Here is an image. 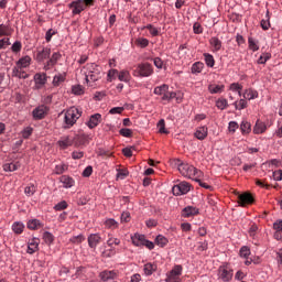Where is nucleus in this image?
Returning <instances> with one entry per match:
<instances>
[{
  "instance_id": "1",
  "label": "nucleus",
  "mask_w": 282,
  "mask_h": 282,
  "mask_svg": "<svg viewBox=\"0 0 282 282\" xmlns=\"http://www.w3.org/2000/svg\"><path fill=\"white\" fill-rule=\"evenodd\" d=\"M174 166L177 169V171L183 175V177H188L189 180H195V177H202L204 173L199 170H197L195 166L176 159L173 161Z\"/></svg>"
},
{
  "instance_id": "2",
  "label": "nucleus",
  "mask_w": 282,
  "mask_h": 282,
  "mask_svg": "<svg viewBox=\"0 0 282 282\" xmlns=\"http://www.w3.org/2000/svg\"><path fill=\"white\" fill-rule=\"evenodd\" d=\"M84 69L87 83H96V80L102 78V68L94 63L87 64Z\"/></svg>"
},
{
  "instance_id": "3",
  "label": "nucleus",
  "mask_w": 282,
  "mask_h": 282,
  "mask_svg": "<svg viewBox=\"0 0 282 282\" xmlns=\"http://www.w3.org/2000/svg\"><path fill=\"white\" fill-rule=\"evenodd\" d=\"M83 116V111L76 107H70L64 115V129H72L73 124H76L78 118Z\"/></svg>"
},
{
  "instance_id": "4",
  "label": "nucleus",
  "mask_w": 282,
  "mask_h": 282,
  "mask_svg": "<svg viewBox=\"0 0 282 282\" xmlns=\"http://www.w3.org/2000/svg\"><path fill=\"white\" fill-rule=\"evenodd\" d=\"M153 75V66L149 63L139 64L133 70V76H140L141 78H149Z\"/></svg>"
},
{
  "instance_id": "5",
  "label": "nucleus",
  "mask_w": 282,
  "mask_h": 282,
  "mask_svg": "<svg viewBox=\"0 0 282 282\" xmlns=\"http://www.w3.org/2000/svg\"><path fill=\"white\" fill-rule=\"evenodd\" d=\"M184 268L182 264H176L173 267V269L166 273L165 282H182V272Z\"/></svg>"
},
{
  "instance_id": "6",
  "label": "nucleus",
  "mask_w": 282,
  "mask_h": 282,
  "mask_svg": "<svg viewBox=\"0 0 282 282\" xmlns=\"http://www.w3.org/2000/svg\"><path fill=\"white\" fill-rule=\"evenodd\" d=\"M191 192V184L186 182H181L172 187V193L176 197H180L181 195H186Z\"/></svg>"
},
{
  "instance_id": "7",
  "label": "nucleus",
  "mask_w": 282,
  "mask_h": 282,
  "mask_svg": "<svg viewBox=\"0 0 282 282\" xmlns=\"http://www.w3.org/2000/svg\"><path fill=\"white\" fill-rule=\"evenodd\" d=\"M218 279L224 282H228L232 280V269L228 265L219 267L218 269Z\"/></svg>"
},
{
  "instance_id": "8",
  "label": "nucleus",
  "mask_w": 282,
  "mask_h": 282,
  "mask_svg": "<svg viewBox=\"0 0 282 282\" xmlns=\"http://www.w3.org/2000/svg\"><path fill=\"white\" fill-rule=\"evenodd\" d=\"M99 279L102 282L116 281L118 279V272L116 270H104L99 273Z\"/></svg>"
},
{
  "instance_id": "9",
  "label": "nucleus",
  "mask_w": 282,
  "mask_h": 282,
  "mask_svg": "<svg viewBox=\"0 0 282 282\" xmlns=\"http://www.w3.org/2000/svg\"><path fill=\"white\" fill-rule=\"evenodd\" d=\"M238 204L241 206H250V204H254V197L250 193H243L238 195Z\"/></svg>"
},
{
  "instance_id": "10",
  "label": "nucleus",
  "mask_w": 282,
  "mask_h": 282,
  "mask_svg": "<svg viewBox=\"0 0 282 282\" xmlns=\"http://www.w3.org/2000/svg\"><path fill=\"white\" fill-rule=\"evenodd\" d=\"M70 10H73V14H80L86 9L85 2L83 0H75L69 4Z\"/></svg>"
},
{
  "instance_id": "11",
  "label": "nucleus",
  "mask_w": 282,
  "mask_h": 282,
  "mask_svg": "<svg viewBox=\"0 0 282 282\" xmlns=\"http://www.w3.org/2000/svg\"><path fill=\"white\" fill-rule=\"evenodd\" d=\"M47 111L50 109L46 106H40L33 110V118L34 120H43L45 116H47Z\"/></svg>"
},
{
  "instance_id": "12",
  "label": "nucleus",
  "mask_w": 282,
  "mask_h": 282,
  "mask_svg": "<svg viewBox=\"0 0 282 282\" xmlns=\"http://www.w3.org/2000/svg\"><path fill=\"white\" fill-rule=\"evenodd\" d=\"M52 54V50L50 47H43L41 51L36 52L35 59L37 63H43V61H46V58H50V55Z\"/></svg>"
},
{
  "instance_id": "13",
  "label": "nucleus",
  "mask_w": 282,
  "mask_h": 282,
  "mask_svg": "<svg viewBox=\"0 0 282 282\" xmlns=\"http://www.w3.org/2000/svg\"><path fill=\"white\" fill-rule=\"evenodd\" d=\"M100 241H102V237H100V234H90L88 236V246L94 250H96Z\"/></svg>"
},
{
  "instance_id": "14",
  "label": "nucleus",
  "mask_w": 282,
  "mask_h": 282,
  "mask_svg": "<svg viewBox=\"0 0 282 282\" xmlns=\"http://www.w3.org/2000/svg\"><path fill=\"white\" fill-rule=\"evenodd\" d=\"M121 241L119 238L113 237V235L109 234L108 235V240H107V246L110 249V253L111 254H117L118 251H116V249H113V246H120Z\"/></svg>"
},
{
  "instance_id": "15",
  "label": "nucleus",
  "mask_w": 282,
  "mask_h": 282,
  "mask_svg": "<svg viewBox=\"0 0 282 282\" xmlns=\"http://www.w3.org/2000/svg\"><path fill=\"white\" fill-rule=\"evenodd\" d=\"M182 217L188 218V217H195L199 215V208L193 207V206H187L183 208L181 213Z\"/></svg>"
},
{
  "instance_id": "16",
  "label": "nucleus",
  "mask_w": 282,
  "mask_h": 282,
  "mask_svg": "<svg viewBox=\"0 0 282 282\" xmlns=\"http://www.w3.org/2000/svg\"><path fill=\"white\" fill-rule=\"evenodd\" d=\"M61 61V53L55 52L52 54V57L46 62L44 69L47 72V69H52L54 65H56Z\"/></svg>"
},
{
  "instance_id": "17",
  "label": "nucleus",
  "mask_w": 282,
  "mask_h": 282,
  "mask_svg": "<svg viewBox=\"0 0 282 282\" xmlns=\"http://www.w3.org/2000/svg\"><path fill=\"white\" fill-rule=\"evenodd\" d=\"M102 122V115L100 113H95L93 116H90L89 121L87 122V127L89 129H96V127Z\"/></svg>"
},
{
  "instance_id": "18",
  "label": "nucleus",
  "mask_w": 282,
  "mask_h": 282,
  "mask_svg": "<svg viewBox=\"0 0 282 282\" xmlns=\"http://www.w3.org/2000/svg\"><path fill=\"white\" fill-rule=\"evenodd\" d=\"M194 137L197 139V140H206V138H208V128L207 127H199L195 133H194Z\"/></svg>"
},
{
  "instance_id": "19",
  "label": "nucleus",
  "mask_w": 282,
  "mask_h": 282,
  "mask_svg": "<svg viewBox=\"0 0 282 282\" xmlns=\"http://www.w3.org/2000/svg\"><path fill=\"white\" fill-rule=\"evenodd\" d=\"M19 169H21V163L19 161H13L11 163H6L3 165V171H7V172H14V171H19Z\"/></svg>"
},
{
  "instance_id": "20",
  "label": "nucleus",
  "mask_w": 282,
  "mask_h": 282,
  "mask_svg": "<svg viewBox=\"0 0 282 282\" xmlns=\"http://www.w3.org/2000/svg\"><path fill=\"white\" fill-rule=\"evenodd\" d=\"M59 182L63 184L64 188H72L76 182L72 178V176L63 175L59 177Z\"/></svg>"
},
{
  "instance_id": "21",
  "label": "nucleus",
  "mask_w": 282,
  "mask_h": 282,
  "mask_svg": "<svg viewBox=\"0 0 282 282\" xmlns=\"http://www.w3.org/2000/svg\"><path fill=\"white\" fill-rule=\"evenodd\" d=\"M57 144L61 149H68V147L74 144V139L72 137H63Z\"/></svg>"
},
{
  "instance_id": "22",
  "label": "nucleus",
  "mask_w": 282,
  "mask_h": 282,
  "mask_svg": "<svg viewBox=\"0 0 282 282\" xmlns=\"http://www.w3.org/2000/svg\"><path fill=\"white\" fill-rule=\"evenodd\" d=\"M34 82H35V85H40V87H43V85H45V83H47V74L36 73L34 75Z\"/></svg>"
},
{
  "instance_id": "23",
  "label": "nucleus",
  "mask_w": 282,
  "mask_h": 282,
  "mask_svg": "<svg viewBox=\"0 0 282 282\" xmlns=\"http://www.w3.org/2000/svg\"><path fill=\"white\" fill-rule=\"evenodd\" d=\"M268 129V126H265V122L261 120H257L254 127H253V133L260 134L265 133V130Z\"/></svg>"
},
{
  "instance_id": "24",
  "label": "nucleus",
  "mask_w": 282,
  "mask_h": 282,
  "mask_svg": "<svg viewBox=\"0 0 282 282\" xmlns=\"http://www.w3.org/2000/svg\"><path fill=\"white\" fill-rule=\"evenodd\" d=\"M143 271L147 276H151V274H153V272L158 271V264L148 262L144 264Z\"/></svg>"
},
{
  "instance_id": "25",
  "label": "nucleus",
  "mask_w": 282,
  "mask_h": 282,
  "mask_svg": "<svg viewBox=\"0 0 282 282\" xmlns=\"http://www.w3.org/2000/svg\"><path fill=\"white\" fill-rule=\"evenodd\" d=\"M12 76H14L15 78H29L30 75H28V73H25V70H23V68L21 67H13L12 69Z\"/></svg>"
},
{
  "instance_id": "26",
  "label": "nucleus",
  "mask_w": 282,
  "mask_h": 282,
  "mask_svg": "<svg viewBox=\"0 0 282 282\" xmlns=\"http://www.w3.org/2000/svg\"><path fill=\"white\" fill-rule=\"evenodd\" d=\"M145 239L147 238L144 237V235H140V234H135L134 236L131 237V241L133 246H137V247L144 246Z\"/></svg>"
},
{
  "instance_id": "27",
  "label": "nucleus",
  "mask_w": 282,
  "mask_h": 282,
  "mask_svg": "<svg viewBox=\"0 0 282 282\" xmlns=\"http://www.w3.org/2000/svg\"><path fill=\"white\" fill-rule=\"evenodd\" d=\"M32 63V57L30 56H24L22 58H20L18 62H17V66L15 67H20V68H25V67H30Z\"/></svg>"
},
{
  "instance_id": "28",
  "label": "nucleus",
  "mask_w": 282,
  "mask_h": 282,
  "mask_svg": "<svg viewBox=\"0 0 282 282\" xmlns=\"http://www.w3.org/2000/svg\"><path fill=\"white\" fill-rule=\"evenodd\" d=\"M209 45H212L213 52H219V50H221V40L214 36L209 40Z\"/></svg>"
},
{
  "instance_id": "29",
  "label": "nucleus",
  "mask_w": 282,
  "mask_h": 282,
  "mask_svg": "<svg viewBox=\"0 0 282 282\" xmlns=\"http://www.w3.org/2000/svg\"><path fill=\"white\" fill-rule=\"evenodd\" d=\"M104 226H106V228H108L109 230H116L118 229L120 224L113 218H107L104 223Z\"/></svg>"
},
{
  "instance_id": "30",
  "label": "nucleus",
  "mask_w": 282,
  "mask_h": 282,
  "mask_svg": "<svg viewBox=\"0 0 282 282\" xmlns=\"http://www.w3.org/2000/svg\"><path fill=\"white\" fill-rule=\"evenodd\" d=\"M224 89H226V86L224 85L212 84L208 86V91L210 94H223Z\"/></svg>"
},
{
  "instance_id": "31",
  "label": "nucleus",
  "mask_w": 282,
  "mask_h": 282,
  "mask_svg": "<svg viewBox=\"0 0 282 282\" xmlns=\"http://www.w3.org/2000/svg\"><path fill=\"white\" fill-rule=\"evenodd\" d=\"M12 230L15 235H22L23 230H25V225L21 221H15L12 224Z\"/></svg>"
},
{
  "instance_id": "32",
  "label": "nucleus",
  "mask_w": 282,
  "mask_h": 282,
  "mask_svg": "<svg viewBox=\"0 0 282 282\" xmlns=\"http://www.w3.org/2000/svg\"><path fill=\"white\" fill-rule=\"evenodd\" d=\"M245 100H254V98H259V93L257 90L247 89L243 94Z\"/></svg>"
},
{
  "instance_id": "33",
  "label": "nucleus",
  "mask_w": 282,
  "mask_h": 282,
  "mask_svg": "<svg viewBox=\"0 0 282 282\" xmlns=\"http://www.w3.org/2000/svg\"><path fill=\"white\" fill-rule=\"evenodd\" d=\"M39 250V242H37V240H31L30 242H29V246H28V250H26V252H28V254H34V252H36Z\"/></svg>"
},
{
  "instance_id": "34",
  "label": "nucleus",
  "mask_w": 282,
  "mask_h": 282,
  "mask_svg": "<svg viewBox=\"0 0 282 282\" xmlns=\"http://www.w3.org/2000/svg\"><path fill=\"white\" fill-rule=\"evenodd\" d=\"M65 74L55 75L53 78V87H61L65 83Z\"/></svg>"
},
{
  "instance_id": "35",
  "label": "nucleus",
  "mask_w": 282,
  "mask_h": 282,
  "mask_svg": "<svg viewBox=\"0 0 282 282\" xmlns=\"http://www.w3.org/2000/svg\"><path fill=\"white\" fill-rule=\"evenodd\" d=\"M155 243H156V246H160V248H164V246L169 245V238H166L162 235H159L155 238Z\"/></svg>"
},
{
  "instance_id": "36",
  "label": "nucleus",
  "mask_w": 282,
  "mask_h": 282,
  "mask_svg": "<svg viewBox=\"0 0 282 282\" xmlns=\"http://www.w3.org/2000/svg\"><path fill=\"white\" fill-rule=\"evenodd\" d=\"M118 79L121 80V83H129V80H131V75L128 70H121L118 73Z\"/></svg>"
},
{
  "instance_id": "37",
  "label": "nucleus",
  "mask_w": 282,
  "mask_h": 282,
  "mask_svg": "<svg viewBox=\"0 0 282 282\" xmlns=\"http://www.w3.org/2000/svg\"><path fill=\"white\" fill-rule=\"evenodd\" d=\"M166 91H169V85L163 84L162 86H158L154 88V94L156 96H164V94H166Z\"/></svg>"
},
{
  "instance_id": "38",
  "label": "nucleus",
  "mask_w": 282,
  "mask_h": 282,
  "mask_svg": "<svg viewBox=\"0 0 282 282\" xmlns=\"http://www.w3.org/2000/svg\"><path fill=\"white\" fill-rule=\"evenodd\" d=\"M29 230H39L41 228V221L39 219H32L28 221Z\"/></svg>"
},
{
  "instance_id": "39",
  "label": "nucleus",
  "mask_w": 282,
  "mask_h": 282,
  "mask_svg": "<svg viewBox=\"0 0 282 282\" xmlns=\"http://www.w3.org/2000/svg\"><path fill=\"white\" fill-rule=\"evenodd\" d=\"M217 109H220V111H224V109H228V99L219 98L216 101Z\"/></svg>"
},
{
  "instance_id": "40",
  "label": "nucleus",
  "mask_w": 282,
  "mask_h": 282,
  "mask_svg": "<svg viewBox=\"0 0 282 282\" xmlns=\"http://www.w3.org/2000/svg\"><path fill=\"white\" fill-rule=\"evenodd\" d=\"M204 58L207 67H215V57L210 53H204Z\"/></svg>"
},
{
  "instance_id": "41",
  "label": "nucleus",
  "mask_w": 282,
  "mask_h": 282,
  "mask_svg": "<svg viewBox=\"0 0 282 282\" xmlns=\"http://www.w3.org/2000/svg\"><path fill=\"white\" fill-rule=\"evenodd\" d=\"M143 30H149L151 36H160V29L153 26V24L143 26Z\"/></svg>"
},
{
  "instance_id": "42",
  "label": "nucleus",
  "mask_w": 282,
  "mask_h": 282,
  "mask_svg": "<svg viewBox=\"0 0 282 282\" xmlns=\"http://www.w3.org/2000/svg\"><path fill=\"white\" fill-rule=\"evenodd\" d=\"M202 69H204V63L196 62L192 65V74H202Z\"/></svg>"
},
{
  "instance_id": "43",
  "label": "nucleus",
  "mask_w": 282,
  "mask_h": 282,
  "mask_svg": "<svg viewBox=\"0 0 282 282\" xmlns=\"http://www.w3.org/2000/svg\"><path fill=\"white\" fill-rule=\"evenodd\" d=\"M251 127H252V126L250 124V122H248V121H246V120L242 121L241 124H240L241 133H242L243 135L250 133Z\"/></svg>"
},
{
  "instance_id": "44",
  "label": "nucleus",
  "mask_w": 282,
  "mask_h": 282,
  "mask_svg": "<svg viewBox=\"0 0 282 282\" xmlns=\"http://www.w3.org/2000/svg\"><path fill=\"white\" fill-rule=\"evenodd\" d=\"M135 45H138V47H149V40L145 37H139L135 40Z\"/></svg>"
},
{
  "instance_id": "45",
  "label": "nucleus",
  "mask_w": 282,
  "mask_h": 282,
  "mask_svg": "<svg viewBox=\"0 0 282 282\" xmlns=\"http://www.w3.org/2000/svg\"><path fill=\"white\" fill-rule=\"evenodd\" d=\"M267 20H261L260 25L262 30H270V11L267 12Z\"/></svg>"
},
{
  "instance_id": "46",
  "label": "nucleus",
  "mask_w": 282,
  "mask_h": 282,
  "mask_svg": "<svg viewBox=\"0 0 282 282\" xmlns=\"http://www.w3.org/2000/svg\"><path fill=\"white\" fill-rule=\"evenodd\" d=\"M248 43L249 50H251V52H259V44L257 43V41H254L252 37H249Z\"/></svg>"
},
{
  "instance_id": "47",
  "label": "nucleus",
  "mask_w": 282,
  "mask_h": 282,
  "mask_svg": "<svg viewBox=\"0 0 282 282\" xmlns=\"http://www.w3.org/2000/svg\"><path fill=\"white\" fill-rule=\"evenodd\" d=\"M43 239L48 246H51V243H54V235H52L50 231H45L43 234Z\"/></svg>"
},
{
  "instance_id": "48",
  "label": "nucleus",
  "mask_w": 282,
  "mask_h": 282,
  "mask_svg": "<svg viewBox=\"0 0 282 282\" xmlns=\"http://www.w3.org/2000/svg\"><path fill=\"white\" fill-rule=\"evenodd\" d=\"M270 58H272V54L270 53H264L263 55H261L258 59L259 65H265V63H268V61H270Z\"/></svg>"
},
{
  "instance_id": "49",
  "label": "nucleus",
  "mask_w": 282,
  "mask_h": 282,
  "mask_svg": "<svg viewBox=\"0 0 282 282\" xmlns=\"http://www.w3.org/2000/svg\"><path fill=\"white\" fill-rule=\"evenodd\" d=\"M234 106L236 109H246V107H248V101H246V99H240L239 101H235Z\"/></svg>"
},
{
  "instance_id": "50",
  "label": "nucleus",
  "mask_w": 282,
  "mask_h": 282,
  "mask_svg": "<svg viewBox=\"0 0 282 282\" xmlns=\"http://www.w3.org/2000/svg\"><path fill=\"white\" fill-rule=\"evenodd\" d=\"M259 230V227L257 226V224H252L249 228V236L251 237V239H257V232Z\"/></svg>"
},
{
  "instance_id": "51",
  "label": "nucleus",
  "mask_w": 282,
  "mask_h": 282,
  "mask_svg": "<svg viewBox=\"0 0 282 282\" xmlns=\"http://www.w3.org/2000/svg\"><path fill=\"white\" fill-rule=\"evenodd\" d=\"M24 193H25V195H28V197H32V195H34V193H36V186H34V184L26 186L24 189Z\"/></svg>"
},
{
  "instance_id": "52",
  "label": "nucleus",
  "mask_w": 282,
  "mask_h": 282,
  "mask_svg": "<svg viewBox=\"0 0 282 282\" xmlns=\"http://www.w3.org/2000/svg\"><path fill=\"white\" fill-rule=\"evenodd\" d=\"M158 129H159L160 133H169V130H166V123H165L164 119H161L158 122Z\"/></svg>"
},
{
  "instance_id": "53",
  "label": "nucleus",
  "mask_w": 282,
  "mask_h": 282,
  "mask_svg": "<svg viewBox=\"0 0 282 282\" xmlns=\"http://www.w3.org/2000/svg\"><path fill=\"white\" fill-rule=\"evenodd\" d=\"M119 133L123 138H131V135H133V130H131L129 128H122V129H120Z\"/></svg>"
},
{
  "instance_id": "54",
  "label": "nucleus",
  "mask_w": 282,
  "mask_h": 282,
  "mask_svg": "<svg viewBox=\"0 0 282 282\" xmlns=\"http://www.w3.org/2000/svg\"><path fill=\"white\" fill-rule=\"evenodd\" d=\"M69 241H70V243H76L78 246L79 243L85 241V236H83V235L74 236L69 239Z\"/></svg>"
},
{
  "instance_id": "55",
  "label": "nucleus",
  "mask_w": 282,
  "mask_h": 282,
  "mask_svg": "<svg viewBox=\"0 0 282 282\" xmlns=\"http://www.w3.org/2000/svg\"><path fill=\"white\" fill-rule=\"evenodd\" d=\"M10 35V26L6 24H0V36H9Z\"/></svg>"
},
{
  "instance_id": "56",
  "label": "nucleus",
  "mask_w": 282,
  "mask_h": 282,
  "mask_svg": "<svg viewBox=\"0 0 282 282\" xmlns=\"http://www.w3.org/2000/svg\"><path fill=\"white\" fill-rule=\"evenodd\" d=\"M21 133H22V138H24V140H28V138H30V135L34 133V129H32L31 127H28L24 130H22Z\"/></svg>"
},
{
  "instance_id": "57",
  "label": "nucleus",
  "mask_w": 282,
  "mask_h": 282,
  "mask_svg": "<svg viewBox=\"0 0 282 282\" xmlns=\"http://www.w3.org/2000/svg\"><path fill=\"white\" fill-rule=\"evenodd\" d=\"M67 171V165L65 164H59L55 166V174L56 175H63V173Z\"/></svg>"
},
{
  "instance_id": "58",
  "label": "nucleus",
  "mask_w": 282,
  "mask_h": 282,
  "mask_svg": "<svg viewBox=\"0 0 282 282\" xmlns=\"http://www.w3.org/2000/svg\"><path fill=\"white\" fill-rule=\"evenodd\" d=\"M177 94H175L174 91L166 90L165 94L162 96V100H173V98H175Z\"/></svg>"
},
{
  "instance_id": "59",
  "label": "nucleus",
  "mask_w": 282,
  "mask_h": 282,
  "mask_svg": "<svg viewBox=\"0 0 282 282\" xmlns=\"http://www.w3.org/2000/svg\"><path fill=\"white\" fill-rule=\"evenodd\" d=\"M230 89L231 91H238V96H241V89H243V86L238 83H234L230 85Z\"/></svg>"
},
{
  "instance_id": "60",
  "label": "nucleus",
  "mask_w": 282,
  "mask_h": 282,
  "mask_svg": "<svg viewBox=\"0 0 282 282\" xmlns=\"http://www.w3.org/2000/svg\"><path fill=\"white\" fill-rule=\"evenodd\" d=\"M22 47H23V45L21 44V42L17 41L11 46V50H12V52H14V54H18V52H21Z\"/></svg>"
},
{
  "instance_id": "61",
  "label": "nucleus",
  "mask_w": 282,
  "mask_h": 282,
  "mask_svg": "<svg viewBox=\"0 0 282 282\" xmlns=\"http://www.w3.org/2000/svg\"><path fill=\"white\" fill-rule=\"evenodd\" d=\"M240 257H242L243 259H248V257H250V248L241 247Z\"/></svg>"
},
{
  "instance_id": "62",
  "label": "nucleus",
  "mask_w": 282,
  "mask_h": 282,
  "mask_svg": "<svg viewBox=\"0 0 282 282\" xmlns=\"http://www.w3.org/2000/svg\"><path fill=\"white\" fill-rule=\"evenodd\" d=\"M67 208V202L62 200L54 206V210H65Z\"/></svg>"
},
{
  "instance_id": "63",
  "label": "nucleus",
  "mask_w": 282,
  "mask_h": 282,
  "mask_svg": "<svg viewBox=\"0 0 282 282\" xmlns=\"http://www.w3.org/2000/svg\"><path fill=\"white\" fill-rule=\"evenodd\" d=\"M273 229L276 230V232H282V220H278L273 224Z\"/></svg>"
},
{
  "instance_id": "64",
  "label": "nucleus",
  "mask_w": 282,
  "mask_h": 282,
  "mask_svg": "<svg viewBox=\"0 0 282 282\" xmlns=\"http://www.w3.org/2000/svg\"><path fill=\"white\" fill-rule=\"evenodd\" d=\"M276 261L279 268H282V248L276 251Z\"/></svg>"
}]
</instances>
